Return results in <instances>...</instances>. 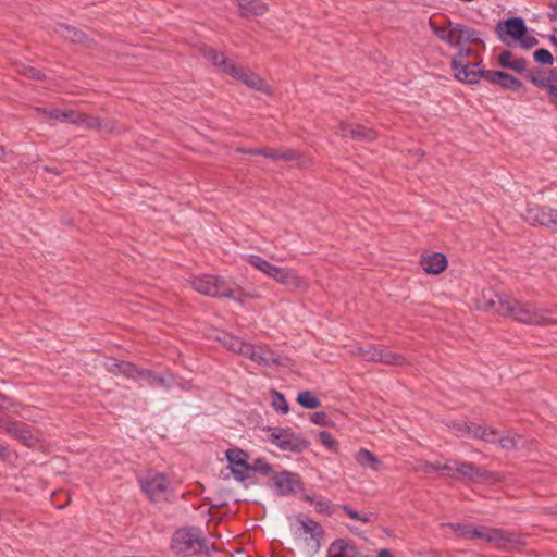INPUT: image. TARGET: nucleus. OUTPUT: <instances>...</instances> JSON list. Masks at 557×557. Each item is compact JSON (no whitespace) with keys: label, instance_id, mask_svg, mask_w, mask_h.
Masks as SVG:
<instances>
[{"label":"nucleus","instance_id":"f257e3e1","mask_svg":"<svg viewBox=\"0 0 557 557\" xmlns=\"http://www.w3.org/2000/svg\"><path fill=\"white\" fill-rule=\"evenodd\" d=\"M480 308L525 324L548 325L554 322L548 317L550 310L520 301L508 294L483 293Z\"/></svg>","mask_w":557,"mask_h":557},{"label":"nucleus","instance_id":"f03ea898","mask_svg":"<svg viewBox=\"0 0 557 557\" xmlns=\"http://www.w3.org/2000/svg\"><path fill=\"white\" fill-rule=\"evenodd\" d=\"M432 33L443 42L461 50H474L472 45H481L480 33L463 24L454 23L447 17L442 20H430Z\"/></svg>","mask_w":557,"mask_h":557},{"label":"nucleus","instance_id":"7ed1b4c3","mask_svg":"<svg viewBox=\"0 0 557 557\" xmlns=\"http://www.w3.org/2000/svg\"><path fill=\"white\" fill-rule=\"evenodd\" d=\"M205 57L210 60L213 65L220 66L224 72L228 73L234 78L242 81L247 86L265 94L271 91L270 86L261 77L242 66L232 63L218 51H214L211 48H207L205 50Z\"/></svg>","mask_w":557,"mask_h":557},{"label":"nucleus","instance_id":"20e7f679","mask_svg":"<svg viewBox=\"0 0 557 557\" xmlns=\"http://www.w3.org/2000/svg\"><path fill=\"white\" fill-rule=\"evenodd\" d=\"M480 63L475 49L458 51L451 59L455 78L463 84H478L481 78H485L486 73L480 67Z\"/></svg>","mask_w":557,"mask_h":557},{"label":"nucleus","instance_id":"39448f33","mask_svg":"<svg viewBox=\"0 0 557 557\" xmlns=\"http://www.w3.org/2000/svg\"><path fill=\"white\" fill-rule=\"evenodd\" d=\"M246 261L289 289L300 290L306 287L305 281L292 269L276 267L257 255L246 256Z\"/></svg>","mask_w":557,"mask_h":557},{"label":"nucleus","instance_id":"423d86ee","mask_svg":"<svg viewBox=\"0 0 557 557\" xmlns=\"http://www.w3.org/2000/svg\"><path fill=\"white\" fill-rule=\"evenodd\" d=\"M447 527L465 539H480L502 548L512 547L519 543L513 534L499 529L460 524H448Z\"/></svg>","mask_w":557,"mask_h":557},{"label":"nucleus","instance_id":"0eeeda50","mask_svg":"<svg viewBox=\"0 0 557 557\" xmlns=\"http://www.w3.org/2000/svg\"><path fill=\"white\" fill-rule=\"evenodd\" d=\"M223 344L230 350L246 357L258 364L269 367L281 363L280 356L265 346L252 345L230 335L224 336Z\"/></svg>","mask_w":557,"mask_h":557},{"label":"nucleus","instance_id":"6e6552de","mask_svg":"<svg viewBox=\"0 0 557 557\" xmlns=\"http://www.w3.org/2000/svg\"><path fill=\"white\" fill-rule=\"evenodd\" d=\"M35 110L45 120H51L61 123L69 122L90 129H102L104 132L113 131V127L110 126L108 123L102 124V122L98 117L89 116L82 112L73 110H63L58 108L40 107H37Z\"/></svg>","mask_w":557,"mask_h":557},{"label":"nucleus","instance_id":"1a4fd4ad","mask_svg":"<svg viewBox=\"0 0 557 557\" xmlns=\"http://www.w3.org/2000/svg\"><path fill=\"white\" fill-rule=\"evenodd\" d=\"M190 285L196 292L210 297L239 299L240 288H235L232 282L221 276H195L190 280Z\"/></svg>","mask_w":557,"mask_h":557},{"label":"nucleus","instance_id":"9d476101","mask_svg":"<svg viewBox=\"0 0 557 557\" xmlns=\"http://www.w3.org/2000/svg\"><path fill=\"white\" fill-rule=\"evenodd\" d=\"M431 470L444 471L445 475L459 479V480H469V481H482V482H493L494 474L490 473L483 469L475 468L472 463L461 462V463H425L424 471L429 472Z\"/></svg>","mask_w":557,"mask_h":557},{"label":"nucleus","instance_id":"9b49d317","mask_svg":"<svg viewBox=\"0 0 557 557\" xmlns=\"http://www.w3.org/2000/svg\"><path fill=\"white\" fill-rule=\"evenodd\" d=\"M207 547L201 532L195 528H183L177 530L171 543L174 554L182 557H190L201 553Z\"/></svg>","mask_w":557,"mask_h":557},{"label":"nucleus","instance_id":"f8f14e48","mask_svg":"<svg viewBox=\"0 0 557 557\" xmlns=\"http://www.w3.org/2000/svg\"><path fill=\"white\" fill-rule=\"evenodd\" d=\"M294 535L300 548L309 556H313L321 546L323 530L319 523L311 519H298L293 525Z\"/></svg>","mask_w":557,"mask_h":557},{"label":"nucleus","instance_id":"ddd939ff","mask_svg":"<svg viewBox=\"0 0 557 557\" xmlns=\"http://www.w3.org/2000/svg\"><path fill=\"white\" fill-rule=\"evenodd\" d=\"M106 370L111 373L121 374L133 380H144L151 386H163L165 380L148 370L138 369L135 364L117 359H107L103 363Z\"/></svg>","mask_w":557,"mask_h":557},{"label":"nucleus","instance_id":"4468645a","mask_svg":"<svg viewBox=\"0 0 557 557\" xmlns=\"http://www.w3.org/2000/svg\"><path fill=\"white\" fill-rule=\"evenodd\" d=\"M458 431L461 433V435L480 438L487 443L498 444L504 449H511L517 446V441L520 438L519 436L515 435H504L499 436L496 430L494 429H485L481 425L470 423V424H460L458 426Z\"/></svg>","mask_w":557,"mask_h":557},{"label":"nucleus","instance_id":"2eb2a0df","mask_svg":"<svg viewBox=\"0 0 557 557\" xmlns=\"http://www.w3.org/2000/svg\"><path fill=\"white\" fill-rule=\"evenodd\" d=\"M141 488L145 494L153 502L168 499L171 494V484L166 476L158 472H149L141 480Z\"/></svg>","mask_w":557,"mask_h":557},{"label":"nucleus","instance_id":"dca6fc26","mask_svg":"<svg viewBox=\"0 0 557 557\" xmlns=\"http://www.w3.org/2000/svg\"><path fill=\"white\" fill-rule=\"evenodd\" d=\"M528 78L535 87L543 90L547 101L557 108V70L532 72Z\"/></svg>","mask_w":557,"mask_h":557},{"label":"nucleus","instance_id":"f3484780","mask_svg":"<svg viewBox=\"0 0 557 557\" xmlns=\"http://www.w3.org/2000/svg\"><path fill=\"white\" fill-rule=\"evenodd\" d=\"M524 219L533 225H540L550 232H557V209L548 206L529 205Z\"/></svg>","mask_w":557,"mask_h":557},{"label":"nucleus","instance_id":"a211bd4d","mask_svg":"<svg viewBox=\"0 0 557 557\" xmlns=\"http://www.w3.org/2000/svg\"><path fill=\"white\" fill-rule=\"evenodd\" d=\"M270 441L282 450L300 453L308 447V442L289 429H276L271 432Z\"/></svg>","mask_w":557,"mask_h":557},{"label":"nucleus","instance_id":"6ab92c4d","mask_svg":"<svg viewBox=\"0 0 557 557\" xmlns=\"http://www.w3.org/2000/svg\"><path fill=\"white\" fill-rule=\"evenodd\" d=\"M0 430L28 447H33L39 442V437L26 424L1 416Z\"/></svg>","mask_w":557,"mask_h":557},{"label":"nucleus","instance_id":"aec40b11","mask_svg":"<svg viewBox=\"0 0 557 557\" xmlns=\"http://www.w3.org/2000/svg\"><path fill=\"white\" fill-rule=\"evenodd\" d=\"M272 482L275 492L282 496H288L302 491V481L300 475L290 471L274 472Z\"/></svg>","mask_w":557,"mask_h":557},{"label":"nucleus","instance_id":"412c9836","mask_svg":"<svg viewBox=\"0 0 557 557\" xmlns=\"http://www.w3.org/2000/svg\"><path fill=\"white\" fill-rule=\"evenodd\" d=\"M354 352L368 361H375L394 366H400L404 363V358L401 356L387 350H380L370 345L364 347H358L357 351Z\"/></svg>","mask_w":557,"mask_h":557},{"label":"nucleus","instance_id":"4be33fe9","mask_svg":"<svg viewBox=\"0 0 557 557\" xmlns=\"http://www.w3.org/2000/svg\"><path fill=\"white\" fill-rule=\"evenodd\" d=\"M326 557H366L355 543L347 539H338L331 543Z\"/></svg>","mask_w":557,"mask_h":557},{"label":"nucleus","instance_id":"5701e85b","mask_svg":"<svg viewBox=\"0 0 557 557\" xmlns=\"http://www.w3.org/2000/svg\"><path fill=\"white\" fill-rule=\"evenodd\" d=\"M497 30L503 40H505V36H507L518 41L520 38L524 37L528 28L522 18L512 17L499 24Z\"/></svg>","mask_w":557,"mask_h":557},{"label":"nucleus","instance_id":"b1692460","mask_svg":"<svg viewBox=\"0 0 557 557\" xmlns=\"http://www.w3.org/2000/svg\"><path fill=\"white\" fill-rule=\"evenodd\" d=\"M447 259L441 252H429L422 256L421 265L423 270L433 275L441 274L447 268Z\"/></svg>","mask_w":557,"mask_h":557},{"label":"nucleus","instance_id":"393cba45","mask_svg":"<svg viewBox=\"0 0 557 557\" xmlns=\"http://www.w3.org/2000/svg\"><path fill=\"white\" fill-rule=\"evenodd\" d=\"M485 79L492 84L499 85L513 91H517L522 87V83L519 79L500 71H486Z\"/></svg>","mask_w":557,"mask_h":557},{"label":"nucleus","instance_id":"a878e982","mask_svg":"<svg viewBox=\"0 0 557 557\" xmlns=\"http://www.w3.org/2000/svg\"><path fill=\"white\" fill-rule=\"evenodd\" d=\"M338 133L343 137H350L358 140H372L375 138L373 131L361 125L341 123Z\"/></svg>","mask_w":557,"mask_h":557},{"label":"nucleus","instance_id":"bb28decb","mask_svg":"<svg viewBox=\"0 0 557 557\" xmlns=\"http://www.w3.org/2000/svg\"><path fill=\"white\" fill-rule=\"evenodd\" d=\"M498 63L503 67L510 69L517 73H522L527 67L524 59L516 57L510 51H503L498 57Z\"/></svg>","mask_w":557,"mask_h":557},{"label":"nucleus","instance_id":"cd10ccee","mask_svg":"<svg viewBox=\"0 0 557 557\" xmlns=\"http://www.w3.org/2000/svg\"><path fill=\"white\" fill-rule=\"evenodd\" d=\"M55 33L59 34L61 37H63L66 40L87 45L88 42V35L84 32H81L72 26L60 24L55 27Z\"/></svg>","mask_w":557,"mask_h":557},{"label":"nucleus","instance_id":"c85d7f7f","mask_svg":"<svg viewBox=\"0 0 557 557\" xmlns=\"http://www.w3.org/2000/svg\"><path fill=\"white\" fill-rule=\"evenodd\" d=\"M240 10L242 15H263L268 7L260 0H234Z\"/></svg>","mask_w":557,"mask_h":557},{"label":"nucleus","instance_id":"c756f323","mask_svg":"<svg viewBox=\"0 0 557 557\" xmlns=\"http://www.w3.org/2000/svg\"><path fill=\"white\" fill-rule=\"evenodd\" d=\"M355 459L362 468H369L373 471H379L382 467V461L366 448H360L356 453Z\"/></svg>","mask_w":557,"mask_h":557},{"label":"nucleus","instance_id":"7c9ffc66","mask_svg":"<svg viewBox=\"0 0 557 557\" xmlns=\"http://www.w3.org/2000/svg\"><path fill=\"white\" fill-rule=\"evenodd\" d=\"M304 499L310 504V506L314 507L317 511L320 512H329L331 508V503L329 499L321 495L317 494H306Z\"/></svg>","mask_w":557,"mask_h":557},{"label":"nucleus","instance_id":"2f4dec72","mask_svg":"<svg viewBox=\"0 0 557 557\" xmlns=\"http://www.w3.org/2000/svg\"><path fill=\"white\" fill-rule=\"evenodd\" d=\"M297 401L300 406L307 409H315L321 405L319 398L309 391L299 393L297 396Z\"/></svg>","mask_w":557,"mask_h":557},{"label":"nucleus","instance_id":"473e14b6","mask_svg":"<svg viewBox=\"0 0 557 557\" xmlns=\"http://www.w3.org/2000/svg\"><path fill=\"white\" fill-rule=\"evenodd\" d=\"M249 152L256 153V154H263V156L272 158V159L295 160L297 158V153L295 151H290V150H280V151H272V150L251 151V150H249Z\"/></svg>","mask_w":557,"mask_h":557},{"label":"nucleus","instance_id":"72a5a7b5","mask_svg":"<svg viewBox=\"0 0 557 557\" xmlns=\"http://www.w3.org/2000/svg\"><path fill=\"white\" fill-rule=\"evenodd\" d=\"M226 458L232 466L247 465V454L240 449H230L226 451Z\"/></svg>","mask_w":557,"mask_h":557},{"label":"nucleus","instance_id":"f704fd0d","mask_svg":"<svg viewBox=\"0 0 557 557\" xmlns=\"http://www.w3.org/2000/svg\"><path fill=\"white\" fill-rule=\"evenodd\" d=\"M23 408L24 407L20 403L4 395H0V410L20 414Z\"/></svg>","mask_w":557,"mask_h":557},{"label":"nucleus","instance_id":"c9c22d12","mask_svg":"<svg viewBox=\"0 0 557 557\" xmlns=\"http://www.w3.org/2000/svg\"><path fill=\"white\" fill-rule=\"evenodd\" d=\"M534 60L543 65H552L554 63V57L547 49H537L533 52Z\"/></svg>","mask_w":557,"mask_h":557},{"label":"nucleus","instance_id":"e433bc0d","mask_svg":"<svg viewBox=\"0 0 557 557\" xmlns=\"http://www.w3.org/2000/svg\"><path fill=\"white\" fill-rule=\"evenodd\" d=\"M272 406L278 412H282V413L288 412V404H287L285 397L281 393H277V392L273 393Z\"/></svg>","mask_w":557,"mask_h":557},{"label":"nucleus","instance_id":"4c0bfd02","mask_svg":"<svg viewBox=\"0 0 557 557\" xmlns=\"http://www.w3.org/2000/svg\"><path fill=\"white\" fill-rule=\"evenodd\" d=\"M319 440L331 451H337L338 443L333 438V436L330 433L325 431L320 432Z\"/></svg>","mask_w":557,"mask_h":557},{"label":"nucleus","instance_id":"58836bf2","mask_svg":"<svg viewBox=\"0 0 557 557\" xmlns=\"http://www.w3.org/2000/svg\"><path fill=\"white\" fill-rule=\"evenodd\" d=\"M249 469L259 471L264 474L274 473L272 467L264 459H256Z\"/></svg>","mask_w":557,"mask_h":557},{"label":"nucleus","instance_id":"ea45409f","mask_svg":"<svg viewBox=\"0 0 557 557\" xmlns=\"http://www.w3.org/2000/svg\"><path fill=\"white\" fill-rule=\"evenodd\" d=\"M345 511H346L347 516L350 517L351 519L361 521L363 523L370 522L372 520V517H373L372 513L361 515L358 511H356L354 509H350L348 507H345Z\"/></svg>","mask_w":557,"mask_h":557},{"label":"nucleus","instance_id":"a19ab883","mask_svg":"<svg viewBox=\"0 0 557 557\" xmlns=\"http://www.w3.org/2000/svg\"><path fill=\"white\" fill-rule=\"evenodd\" d=\"M249 470V466H232L231 471L234 475V478L238 481H244L247 478V472Z\"/></svg>","mask_w":557,"mask_h":557},{"label":"nucleus","instance_id":"79ce46f5","mask_svg":"<svg viewBox=\"0 0 557 557\" xmlns=\"http://www.w3.org/2000/svg\"><path fill=\"white\" fill-rule=\"evenodd\" d=\"M523 48H532L537 45V39L533 36L528 35V32L525 33L524 37L520 38L518 40Z\"/></svg>","mask_w":557,"mask_h":557},{"label":"nucleus","instance_id":"37998d69","mask_svg":"<svg viewBox=\"0 0 557 557\" xmlns=\"http://www.w3.org/2000/svg\"><path fill=\"white\" fill-rule=\"evenodd\" d=\"M25 75L33 78L40 79L44 75L40 73V71L34 69V67H27L25 69Z\"/></svg>","mask_w":557,"mask_h":557},{"label":"nucleus","instance_id":"c03bdc74","mask_svg":"<svg viewBox=\"0 0 557 557\" xmlns=\"http://www.w3.org/2000/svg\"><path fill=\"white\" fill-rule=\"evenodd\" d=\"M548 40L557 49V29H554V32L548 35Z\"/></svg>","mask_w":557,"mask_h":557},{"label":"nucleus","instance_id":"a18cd8bd","mask_svg":"<svg viewBox=\"0 0 557 557\" xmlns=\"http://www.w3.org/2000/svg\"><path fill=\"white\" fill-rule=\"evenodd\" d=\"M377 557H393L388 549H381L377 554Z\"/></svg>","mask_w":557,"mask_h":557},{"label":"nucleus","instance_id":"49530a36","mask_svg":"<svg viewBox=\"0 0 557 557\" xmlns=\"http://www.w3.org/2000/svg\"><path fill=\"white\" fill-rule=\"evenodd\" d=\"M8 455V447L0 444V458H4Z\"/></svg>","mask_w":557,"mask_h":557},{"label":"nucleus","instance_id":"de8ad7c7","mask_svg":"<svg viewBox=\"0 0 557 557\" xmlns=\"http://www.w3.org/2000/svg\"><path fill=\"white\" fill-rule=\"evenodd\" d=\"M0 159H2V160L8 159V152L2 147H0Z\"/></svg>","mask_w":557,"mask_h":557},{"label":"nucleus","instance_id":"09e8293b","mask_svg":"<svg viewBox=\"0 0 557 557\" xmlns=\"http://www.w3.org/2000/svg\"><path fill=\"white\" fill-rule=\"evenodd\" d=\"M313 421H314L315 423H319L320 418H319V414H318V413H317V414H314Z\"/></svg>","mask_w":557,"mask_h":557},{"label":"nucleus","instance_id":"8fccbe9b","mask_svg":"<svg viewBox=\"0 0 557 557\" xmlns=\"http://www.w3.org/2000/svg\"><path fill=\"white\" fill-rule=\"evenodd\" d=\"M417 156H418L419 158H420V157H422V152L417 151Z\"/></svg>","mask_w":557,"mask_h":557}]
</instances>
